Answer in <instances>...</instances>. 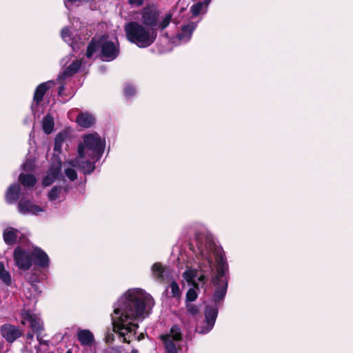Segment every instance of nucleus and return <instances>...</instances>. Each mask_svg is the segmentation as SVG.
Returning <instances> with one entry per match:
<instances>
[{
  "instance_id": "f8f14e48",
  "label": "nucleus",
  "mask_w": 353,
  "mask_h": 353,
  "mask_svg": "<svg viewBox=\"0 0 353 353\" xmlns=\"http://www.w3.org/2000/svg\"><path fill=\"white\" fill-rule=\"evenodd\" d=\"M13 259L15 265L21 270H29L33 263L32 250H28L19 246L13 253Z\"/></svg>"
},
{
  "instance_id": "dca6fc26",
  "label": "nucleus",
  "mask_w": 353,
  "mask_h": 353,
  "mask_svg": "<svg viewBox=\"0 0 353 353\" xmlns=\"http://www.w3.org/2000/svg\"><path fill=\"white\" fill-rule=\"evenodd\" d=\"M197 26L196 22L190 21L184 25L181 31L172 39V43L175 45L185 43L191 39L194 30Z\"/></svg>"
},
{
  "instance_id": "c85d7f7f",
  "label": "nucleus",
  "mask_w": 353,
  "mask_h": 353,
  "mask_svg": "<svg viewBox=\"0 0 353 353\" xmlns=\"http://www.w3.org/2000/svg\"><path fill=\"white\" fill-rule=\"evenodd\" d=\"M69 138L68 132L63 130L58 133L54 139V151L60 152L62 149L63 143Z\"/></svg>"
},
{
  "instance_id": "de8ad7c7",
  "label": "nucleus",
  "mask_w": 353,
  "mask_h": 353,
  "mask_svg": "<svg viewBox=\"0 0 353 353\" xmlns=\"http://www.w3.org/2000/svg\"><path fill=\"white\" fill-rule=\"evenodd\" d=\"M65 353H72L71 351L68 350Z\"/></svg>"
},
{
  "instance_id": "f257e3e1",
  "label": "nucleus",
  "mask_w": 353,
  "mask_h": 353,
  "mask_svg": "<svg viewBox=\"0 0 353 353\" xmlns=\"http://www.w3.org/2000/svg\"><path fill=\"white\" fill-rule=\"evenodd\" d=\"M154 305L152 296L141 288L125 292L113 305V332L123 342L130 343L136 334L139 323L148 317Z\"/></svg>"
},
{
  "instance_id": "37998d69",
  "label": "nucleus",
  "mask_w": 353,
  "mask_h": 353,
  "mask_svg": "<svg viewBox=\"0 0 353 353\" xmlns=\"http://www.w3.org/2000/svg\"><path fill=\"white\" fill-rule=\"evenodd\" d=\"M27 338H28V339L32 340V339H33V338H34V335H33V334H32V333H28V334H27Z\"/></svg>"
},
{
  "instance_id": "2f4dec72",
  "label": "nucleus",
  "mask_w": 353,
  "mask_h": 353,
  "mask_svg": "<svg viewBox=\"0 0 353 353\" xmlns=\"http://www.w3.org/2000/svg\"><path fill=\"white\" fill-rule=\"evenodd\" d=\"M207 8L205 6L204 3H201V2H198L193 6H192L190 10L193 17H197L201 14H205L207 12Z\"/></svg>"
},
{
  "instance_id": "6ab92c4d",
  "label": "nucleus",
  "mask_w": 353,
  "mask_h": 353,
  "mask_svg": "<svg viewBox=\"0 0 353 353\" xmlns=\"http://www.w3.org/2000/svg\"><path fill=\"white\" fill-rule=\"evenodd\" d=\"M0 331L3 338H4L6 341L10 343H13L22 334L21 331L17 327L11 324L3 325L1 327Z\"/></svg>"
},
{
  "instance_id": "cd10ccee",
  "label": "nucleus",
  "mask_w": 353,
  "mask_h": 353,
  "mask_svg": "<svg viewBox=\"0 0 353 353\" xmlns=\"http://www.w3.org/2000/svg\"><path fill=\"white\" fill-rule=\"evenodd\" d=\"M18 179L21 184L28 189L32 188L37 183L36 177L32 174L21 173Z\"/></svg>"
},
{
  "instance_id": "4be33fe9",
  "label": "nucleus",
  "mask_w": 353,
  "mask_h": 353,
  "mask_svg": "<svg viewBox=\"0 0 353 353\" xmlns=\"http://www.w3.org/2000/svg\"><path fill=\"white\" fill-rule=\"evenodd\" d=\"M33 259L35 264L41 268H48L50 265V259L48 254L39 248H34L32 250Z\"/></svg>"
},
{
  "instance_id": "bb28decb",
  "label": "nucleus",
  "mask_w": 353,
  "mask_h": 353,
  "mask_svg": "<svg viewBox=\"0 0 353 353\" xmlns=\"http://www.w3.org/2000/svg\"><path fill=\"white\" fill-rule=\"evenodd\" d=\"M77 123L85 128L91 127L95 122L94 116L89 113H81L77 117Z\"/></svg>"
},
{
  "instance_id": "9b49d317",
  "label": "nucleus",
  "mask_w": 353,
  "mask_h": 353,
  "mask_svg": "<svg viewBox=\"0 0 353 353\" xmlns=\"http://www.w3.org/2000/svg\"><path fill=\"white\" fill-rule=\"evenodd\" d=\"M73 188L70 183H67L65 179L61 180V183H59L49 190L48 193V199L54 203H59L64 201L68 192Z\"/></svg>"
},
{
  "instance_id": "a19ab883",
  "label": "nucleus",
  "mask_w": 353,
  "mask_h": 353,
  "mask_svg": "<svg viewBox=\"0 0 353 353\" xmlns=\"http://www.w3.org/2000/svg\"><path fill=\"white\" fill-rule=\"evenodd\" d=\"M37 341H39V344H46V345L48 343L47 341L42 340V339L41 338V334H39V340H37Z\"/></svg>"
},
{
  "instance_id": "f704fd0d",
  "label": "nucleus",
  "mask_w": 353,
  "mask_h": 353,
  "mask_svg": "<svg viewBox=\"0 0 353 353\" xmlns=\"http://www.w3.org/2000/svg\"><path fill=\"white\" fill-rule=\"evenodd\" d=\"M22 167L25 171L33 170L34 167V161L32 159H27L22 165Z\"/></svg>"
},
{
  "instance_id": "412c9836",
  "label": "nucleus",
  "mask_w": 353,
  "mask_h": 353,
  "mask_svg": "<svg viewBox=\"0 0 353 353\" xmlns=\"http://www.w3.org/2000/svg\"><path fill=\"white\" fill-rule=\"evenodd\" d=\"M77 338L83 347H91L95 343V338L93 333L88 329L78 328Z\"/></svg>"
},
{
  "instance_id": "1a4fd4ad",
  "label": "nucleus",
  "mask_w": 353,
  "mask_h": 353,
  "mask_svg": "<svg viewBox=\"0 0 353 353\" xmlns=\"http://www.w3.org/2000/svg\"><path fill=\"white\" fill-rule=\"evenodd\" d=\"M160 338L164 344L165 353H178L182 341L181 329L178 326H172L169 332L161 335Z\"/></svg>"
},
{
  "instance_id": "473e14b6",
  "label": "nucleus",
  "mask_w": 353,
  "mask_h": 353,
  "mask_svg": "<svg viewBox=\"0 0 353 353\" xmlns=\"http://www.w3.org/2000/svg\"><path fill=\"white\" fill-rule=\"evenodd\" d=\"M169 288L170 289V293H171V295L172 297L177 298V297L180 296L181 290H180L179 285L176 283V281H172L170 283Z\"/></svg>"
},
{
  "instance_id": "e433bc0d",
  "label": "nucleus",
  "mask_w": 353,
  "mask_h": 353,
  "mask_svg": "<svg viewBox=\"0 0 353 353\" xmlns=\"http://www.w3.org/2000/svg\"><path fill=\"white\" fill-rule=\"evenodd\" d=\"M188 311L192 314H196L199 312L198 307L192 304H189L187 305Z\"/></svg>"
},
{
  "instance_id": "b1692460",
  "label": "nucleus",
  "mask_w": 353,
  "mask_h": 353,
  "mask_svg": "<svg viewBox=\"0 0 353 353\" xmlns=\"http://www.w3.org/2000/svg\"><path fill=\"white\" fill-rule=\"evenodd\" d=\"M23 292L26 299L30 301V303L34 305L41 293V288L37 283H32L30 284V286L24 288Z\"/></svg>"
},
{
  "instance_id": "f3484780",
  "label": "nucleus",
  "mask_w": 353,
  "mask_h": 353,
  "mask_svg": "<svg viewBox=\"0 0 353 353\" xmlns=\"http://www.w3.org/2000/svg\"><path fill=\"white\" fill-rule=\"evenodd\" d=\"M19 212L23 215H38L44 212L41 206L34 204L31 201L26 198H21L18 203Z\"/></svg>"
},
{
  "instance_id": "4c0bfd02",
  "label": "nucleus",
  "mask_w": 353,
  "mask_h": 353,
  "mask_svg": "<svg viewBox=\"0 0 353 353\" xmlns=\"http://www.w3.org/2000/svg\"><path fill=\"white\" fill-rule=\"evenodd\" d=\"M114 340V334L113 332H108L105 336V341L108 343H112Z\"/></svg>"
},
{
  "instance_id": "a18cd8bd",
  "label": "nucleus",
  "mask_w": 353,
  "mask_h": 353,
  "mask_svg": "<svg viewBox=\"0 0 353 353\" xmlns=\"http://www.w3.org/2000/svg\"><path fill=\"white\" fill-rule=\"evenodd\" d=\"M99 69L101 72H103L105 71V68L103 66L100 67Z\"/></svg>"
},
{
  "instance_id": "9d476101",
  "label": "nucleus",
  "mask_w": 353,
  "mask_h": 353,
  "mask_svg": "<svg viewBox=\"0 0 353 353\" xmlns=\"http://www.w3.org/2000/svg\"><path fill=\"white\" fill-rule=\"evenodd\" d=\"M218 315L217 307H206L205 319L197 323L196 331L199 334H205L214 327Z\"/></svg>"
},
{
  "instance_id": "a878e982",
  "label": "nucleus",
  "mask_w": 353,
  "mask_h": 353,
  "mask_svg": "<svg viewBox=\"0 0 353 353\" xmlns=\"http://www.w3.org/2000/svg\"><path fill=\"white\" fill-rule=\"evenodd\" d=\"M21 187L18 183L10 185L6 193V201L8 203L12 204L17 202L20 196Z\"/></svg>"
},
{
  "instance_id": "c756f323",
  "label": "nucleus",
  "mask_w": 353,
  "mask_h": 353,
  "mask_svg": "<svg viewBox=\"0 0 353 353\" xmlns=\"http://www.w3.org/2000/svg\"><path fill=\"white\" fill-rule=\"evenodd\" d=\"M54 126V122L53 117L50 114H46L42 119V128L43 132L49 134H50Z\"/></svg>"
},
{
  "instance_id": "c03bdc74",
  "label": "nucleus",
  "mask_w": 353,
  "mask_h": 353,
  "mask_svg": "<svg viewBox=\"0 0 353 353\" xmlns=\"http://www.w3.org/2000/svg\"><path fill=\"white\" fill-rule=\"evenodd\" d=\"M3 344L0 342V352L3 350Z\"/></svg>"
},
{
  "instance_id": "ddd939ff",
  "label": "nucleus",
  "mask_w": 353,
  "mask_h": 353,
  "mask_svg": "<svg viewBox=\"0 0 353 353\" xmlns=\"http://www.w3.org/2000/svg\"><path fill=\"white\" fill-rule=\"evenodd\" d=\"M76 161L77 157L74 159L65 162L62 165L64 170L65 176L69 179V181H67V183H70L72 185H73L72 182L77 179V173L75 168L81 170L85 174H90L92 172L86 171L85 169L83 168L84 164L83 161L78 163H76Z\"/></svg>"
},
{
  "instance_id": "4468645a",
  "label": "nucleus",
  "mask_w": 353,
  "mask_h": 353,
  "mask_svg": "<svg viewBox=\"0 0 353 353\" xmlns=\"http://www.w3.org/2000/svg\"><path fill=\"white\" fill-rule=\"evenodd\" d=\"M61 164L60 162H57L52 164L44 174L41 184L43 187H47L56 181L61 183Z\"/></svg>"
},
{
  "instance_id": "a211bd4d",
  "label": "nucleus",
  "mask_w": 353,
  "mask_h": 353,
  "mask_svg": "<svg viewBox=\"0 0 353 353\" xmlns=\"http://www.w3.org/2000/svg\"><path fill=\"white\" fill-rule=\"evenodd\" d=\"M23 320L21 323L23 324L28 321L30 324V327L32 331L37 334V340H39V334H41L43 330V323L41 319L35 314H33L30 311H26L22 314Z\"/></svg>"
},
{
  "instance_id": "2eb2a0df",
  "label": "nucleus",
  "mask_w": 353,
  "mask_h": 353,
  "mask_svg": "<svg viewBox=\"0 0 353 353\" xmlns=\"http://www.w3.org/2000/svg\"><path fill=\"white\" fill-rule=\"evenodd\" d=\"M61 34L63 41L68 43L74 50L80 49L83 41L87 39L86 37L81 39L78 36V30L73 31L68 27L63 28Z\"/></svg>"
},
{
  "instance_id": "c9c22d12",
  "label": "nucleus",
  "mask_w": 353,
  "mask_h": 353,
  "mask_svg": "<svg viewBox=\"0 0 353 353\" xmlns=\"http://www.w3.org/2000/svg\"><path fill=\"white\" fill-rule=\"evenodd\" d=\"M85 2V0H64V4H65V6L68 8V9H70V4H74V3H84Z\"/></svg>"
},
{
  "instance_id": "6e6552de",
  "label": "nucleus",
  "mask_w": 353,
  "mask_h": 353,
  "mask_svg": "<svg viewBox=\"0 0 353 353\" xmlns=\"http://www.w3.org/2000/svg\"><path fill=\"white\" fill-rule=\"evenodd\" d=\"M81 61L69 54L63 57L61 61V65L65 68L63 72L57 78L56 82L60 85L58 90V94L61 95L64 90V81L67 78L76 74L81 65Z\"/></svg>"
},
{
  "instance_id": "f03ea898",
  "label": "nucleus",
  "mask_w": 353,
  "mask_h": 353,
  "mask_svg": "<svg viewBox=\"0 0 353 353\" xmlns=\"http://www.w3.org/2000/svg\"><path fill=\"white\" fill-rule=\"evenodd\" d=\"M194 243L196 250L195 252V266H188L183 273V278L185 281L192 285L186 293V301H194L198 293L196 289L203 287L208 282L210 276L213 272L212 258L209 255L208 249L205 247V240L203 236L205 235V226L201 224H195Z\"/></svg>"
},
{
  "instance_id": "ea45409f",
  "label": "nucleus",
  "mask_w": 353,
  "mask_h": 353,
  "mask_svg": "<svg viewBox=\"0 0 353 353\" xmlns=\"http://www.w3.org/2000/svg\"><path fill=\"white\" fill-rule=\"evenodd\" d=\"M28 282L29 283V286H30V284L32 283H36L35 282V279L34 277L31 276L30 278L28 279Z\"/></svg>"
},
{
  "instance_id": "aec40b11",
  "label": "nucleus",
  "mask_w": 353,
  "mask_h": 353,
  "mask_svg": "<svg viewBox=\"0 0 353 353\" xmlns=\"http://www.w3.org/2000/svg\"><path fill=\"white\" fill-rule=\"evenodd\" d=\"M54 83L55 81H48L39 84L36 88L33 97V102L31 106L32 111H34V107L43 100L46 92L51 88Z\"/></svg>"
},
{
  "instance_id": "0eeeda50",
  "label": "nucleus",
  "mask_w": 353,
  "mask_h": 353,
  "mask_svg": "<svg viewBox=\"0 0 353 353\" xmlns=\"http://www.w3.org/2000/svg\"><path fill=\"white\" fill-rule=\"evenodd\" d=\"M101 47V59L104 61H111L115 59L119 54L117 42L101 40L99 43L92 41L88 46L86 57L92 58L97 50Z\"/></svg>"
},
{
  "instance_id": "39448f33",
  "label": "nucleus",
  "mask_w": 353,
  "mask_h": 353,
  "mask_svg": "<svg viewBox=\"0 0 353 353\" xmlns=\"http://www.w3.org/2000/svg\"><path fill=\"white\" fill-rule=\"evenodd\" d=\"M124 30L128 40L142 48L150 46L157 37V31L148 28L138 21L127 23Z\"/></svg>"
},
{
  "instance_id": "49530a36",
  "label": "nucleus",
  "mask_w": 353,
  "mask_h": 353,
  "mask_svg": "<svg viewBox=\"0 0 353 353\" xmlns=\"http://www.w3.org/2000/svg\"><path fill=\"white\" fill-rule=\"evenodd\" d=\"M132 353H138V351L136 350H132Z\"/></svg>"
},
{
  "instance_id": "7ed1b4c3",
  "label": "nucleus",
  "mask_w": 353,
  "mask_h": 353,
  "mask_svg": "<svg viewBox=\"0 0 353 353\" xmlns=\"http://www.w3.org/2000/svg\"><path fill=\"white\" fill-rule=\"evenodd\" d=\"M205 240V247L210 252V258H212V268L214 269V262L216 263V273L212 276V281L216 290L212 298V303L206 307H217L220 305L221 301L225 298L228 288L227 273L228 267L225 259L223 257V249L217 245L213 239L212 234H209L205 228V235L203 236Z\"/></svg>"
},
{
  "instance_id": "5701e85b",
  "label": "nucleus",
  "mask_w": 353,
  "mask_h": 353,
  "mask_svg": "<svg viewBox=\"0 0 353 353\" xmlns=\"http://www.w3.org/2000/svg\"><path fill=\"white\" fill-rule=\"evenodd\" d=\"M151 270L153 277L158 281L163 283L168 281L170 272L166 270L161 263H154Z\"/></svg>"
},
{
  "instance_id": "393cba45",
  "label": "nucleus",
  "mask_w": 353,
  "mask_h": 353,
  "mask_svg": "<svg viewBox=\"0 0 353 353\" xmlns=\"http://www.w3.org/2000/svg\"><path fill=\"white\" fill-rule=\"evenodd\" d=\"M20 235V231L12 227H7L3 231V241L8 245H12L16 243Z\"/></svg>"
},
{
  "instance_id": "58836bf2",
  "label": "nucleus",
  "mask_w": 353,
  "mask_h": 353,
  "mask_svg": "<svg viewBox=\"0 0 353 353\" xmlns=\"http://www.w3.org/2000/svg\"><path fill=\"white\" fill-rule=\"evenodd\" d=\"M130 4L140 6L143 5V0H128Z\"/></svg>"
},
{
  "instance_id": "79ce46f5",
  "label": "nucleus",
  "mask_w": 353,
  "mask_h": 353,
  "mask_svg": "<svg viewBox=\"0 0 353 353\" xmlns=\"http://www.w3.org/2000/svg\"><path fill=\"white\" fill-rule=\"evenodd\" d=\"M212 0H204L201 3H204L205 6L208 8L209 3Z\"/></svg>"
},
{
  "instance_id": "7c9ffc66",
  "label": "nucleus",
  "mask_w": 353,
  "mask_h": 353,
  "mask_svg": "<svg viewBox=\"0 0 353 353\" xmlns=\"http://www.w3.org/2000/svg\"><path fill=\"white\" fill-rule=\"evenodd\" d=\"M0 280L7 285H10L12 283L10 274L6 270L3 262H0Z\"/></svg>"
},
{
  "instance_id": "72a5a7b5",
  "label": "nucleus",
  "mask_w": 353,
  "mask_h": 353,
  "mask_svg": "<svg viewBox=\"0 0 353 353\" xmlns=\"http://www.w3.org/2000/svg\"><path fill=\"white\" fill-rule=\"evenodd\" d=\"M124 93L126 97H131L136 93V89L132 85H127L125 87Z\"/></svg>"
},
{
  "instance_id": "20e7f679",
  "label": "nucleus",
  "mask_w": 353,
  "mask_h": 353,
  "mask_svg": "<svg viewBox=\"0 0 353 353\" xmlns=\"http://www.w3.org/2000/svg\"><path fill=\"white\" fill-rule=\"evenodd\" d=\"M105 146V141L97 133H90L83 137V141L79 144L77 162L83 161V168L86 171L92 172L95 163L102 157Z\"/></svg>"
},
{
  "instance_id": "423d86ee",
  "label": "nucleus",
  "mask_w": 353,
  "mask_h": 353,
  "mask_svg": "<svg viewBox=\"0 0 353 353\" xmlns=\"http://www.w3.org/2000/svg\"><path fill=\"white\" fill-rule=\"evenodd\" d=\"M140 22L148 28H152L154 31L163 30L170 23L172 14L169 12L161 19L159 17V12L153 7L143 8L140 13Z\"/></svg>"
}]
</instances>
